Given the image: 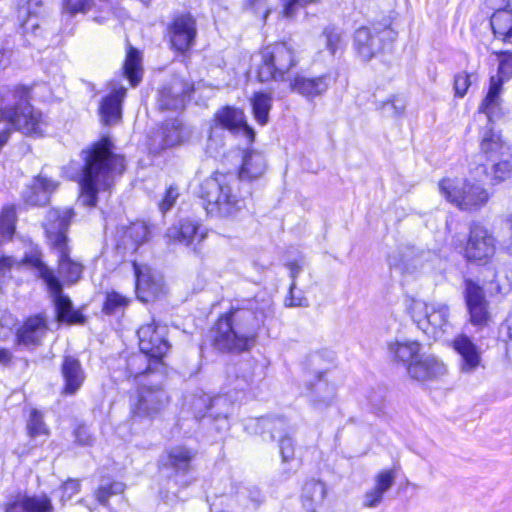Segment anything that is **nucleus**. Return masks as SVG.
Instances as JSON below:
<instances>
[{"label":"nucleus","mask_w":512,"mask_h":512,"mask_svg":"<svg viewBox=\"0 0 512 512\" xmlns=\"http://www.w3.org/2000/svg\"><path fill=\"white\" fill-rule=\"evenodd\" d=\"M263 321L264 313L256 300L232 306L230 312L220 317L215 325L214 344L220 350H248L254 344Z\"/></svg>","instance_id":"1"},{"label":"nucleus","mask_w":512,"mask_h":512,"mask_svg":"<svg viewBox=\"0 0 512 512\" xmlns=\"http://www.w3.org/2000/svg\"><path fill=\"white\" fill-rule=\"evenodd\" d=\"M82 154L85 165L79 183V201L84 206L92 207L96 205L97 193L109 189L114 177L124 171V158L112 152V143L108 138L95 143Z\"/></svg>","instance_id":"2"},{"label":"nucleus","mask_w":512,"mask_h":512,"mask_svg":"<svg viewBox=\"0 0 512 512\" xmlns=\"http://www.w3.org/2000/svg\"><path fill=\"white\" fill-rule=\"evenodd\" d=\"M11 127L25 135L41 136L47 122L42 113L29 103V91L24 87L8 89L2 94L0 106V148L11 134Z\"/></svg>","instance_id":"3"},{"label":"nucleus","mask_w":512,"mask_h":512,"mask_svg":"<svg viewBox=\"0 0 512 512\" xmlns=\"http://www.w3.org/2000/svg\"><path fill=\"white\" fill-rule=\"evenodd\" d=\"M199 194L211 216L231 218L246 208L245 199L239 193L238 180L232 174L214 173L201 183Z\"/></svg>","instance_id":"4"},{"label":"nucleus","mask_w":512,"mask_h":512,"mask_svg":"<svg viewBox=\"0 0 512 512\" xmlns=\"http://www.w3.org/2000/svg\"><path fill=\"white\" fill-rule=\"evenodd\" d=\"M73 216L69 208L51 209L43 223L47 239L58 253L60 274L70 283L76 282L82 274V265L72 261L68 255L66 231Z\"/></svg>","instance_id":"5"},{"label":"nucleus","mask_w":512,"mask_h":512,"mask_svg":"<svg viewBox=\"0 0 512 512\" xmlns=\"http://www.w3.org/2000/svg\"><path fill=\"white\" fill-rule=\"evenodd\" d=\"M438 188L449 203L462 211H478L490 199L488 190L482 184L468 178L445 177L439 181Z\"/></svg>","instance_id":"6"},{"label":"nucleus","mask_w":512,"mask_h":512,"mask_svg":"<svg viewBox=\"0 0 512 512\" xmlns=\"http://www.w3.org/2000/svg\"><path fill=\"white\" fill-rule=\"evenodd\" d=\"M257 57V77L261 82L282 80L297 63L294 50L287 43L269 45Z\"/></svg>","instance_id":"7"},{"label":"nucleus","mask_w":512,"mask_h":512,"mask_svg":"<svg viewBox=\"0 0 512 512\" xmlns=\"http://www.w3.org/2000/svg\"><path fill=\"white\" fill-rule=\"evenodd\" d=\"M412 318L425 334L435 339L451 327L450 309L443 302L415 301L412 305Z\"/></svg>","instance_id":"8"},{"label":"nucleus","mask_w":512,"mask_h":512,"mask_svg":"<svg viewBox=\"0 0 512 512\" xmlns=\"http://www.w3.org/2000/svg\"><path fill=\"white\" fill-rule=\"evenodd\" d=\"M168 400V395L158 382L153 386L141 383L130 404L131 417L133 420L152 419L164 409Z\"/></svg>","instance_id":"9"},{"label":"nucleus","mask_w":512,"mask_h":512,"mask_svg":"<svg viewBox=\"0 0 512 512\" xmlns=\"http://www.w3.org/2000/svg\"><path fill=\"white\" fill-rule=\"evenodd\" d=\"M496 252V238L487 227L474 224L470 228L467 243L464 248V257L477 264L488 263Z\"/></svg>","instance_id":"10"},{"label":"nucleus","mask_w":512,"mask_h":512,"mask_svg":"<svg viewBox=\"0 0 512 512\" xmlns=\"http://www.w3.org/2000/svg\"><path fill=\"white\" fill-rule=\"evenodd\" d=\"M140 351L148 353L154 359H162L170 345L166 339L167 327L154 320L142 325L137 331Z\"/></svg>","instance_id":"11"},{"label":"nucleus","mask_w":512,"mask_h":512,"mask_svg":"<svg viewBox=\"0 0 512 512\" xmlns=\"http://www.w3.org/2000/svg\"><path fill=\"white\" fill-rule=\"evenodd\" d=\"M499 57V75L490 78V86L488 93L482 101L479 112L484 113L486 116H491L496 113L500 105V92L503 85V78L512 77V53L500 52Z\"/></svg>","instance_id":"12"},{"label":"nucleus","mask_w":512,"mask_h":512,"mask_svg":"<svg viewBox=\"0 0 512 512\" xmlns=\"http://www.w3.org/2000/svg\"><path fill=\"white\" fill-rule=\"evenodd\" d=\"M465 300L469 322L479 329L487 327L492 316L483 289L471 280L466 281Z\"/></svg>","instance_id":"13"},{"label":"nucleus","mask_w":512,"mask_h":512,"mask_svg":"<svg viewBox=\"0 0 512 512\" xmlns=\"http://www.w3.org/2000/svg\"><path fill=\"white\" fill-rule=\"evenodd\" d=\"M196 34V22L190 14L176 17L169 28L172 48L182 53L189 50L193 45Z\"/></svg>","instance_id":"14"},{"label":"nucleus","mask_w":512,"mask_h":512,"mask_svg":"<svg viewBox=\"0 0 512 512\" xmlns=\"http://www.w3.org/2000/svg\"><path fill=\"white\" fill-rule=\"evenodd\" d=\"M133 269L136 276V293L141 301L148 302L162 292L163 281L158 273L149 266L140 265L135 261Z\"/></svg>","instance_id":"15"},{"label":"nucleus","mask_w":512,"mask_h":512,"mask_svg":"<svg viewBox=\"0 0 512 512\" xmlns=\"http://www.w3.org/2000/svg\"><path fill=\"white\" fill-rule=\"evenodd\" d=\"M207 229L195 219H182L167 229L165 234L169 242H177L186 246L204 240Z\"/></svg>","instance_id":"16"},{"label":"nucleus","mask_w":512,"mask_h":512,"mask_svg":"<svg viewBox=\"0 0 512 512\" xmlns=\"http://www.w3.org/2000/svg\"><path fill=\"white\" fill-rule=\"evenodd\" d=\"M127 377L137 379L140 376H152L161 380L164 374L162 359H154L148 353L140 351L131 355L126 362Z\"/></svg>","instance_id":"17"},{"label":"nucleus","mask_w":512,"mask_h":512,"mask_svg":"<svg viewBox=\"0 0 512 512\" xmlns=\"http://www.w3.org/2000/svg\"><path fill=\"white\" fill-rule=\"evenodd\" d=\"M407 372L412 379L425 382L445 375L447 368L435 355H421L415 362L409 363Z\"/></svg>","instance_id":"18"},{"label":"nucleus","mask_w":512,"mask_h":512,"mask_svg":"<svg viewBox=\"0 0 512 512\" xmlns=\"http://www.w3.org/2000/svg\"><path fill=\"white\" fill-rule=\"evenodd\" d=\"M494 115L495 113L491 117ZM488 122L487 127L480 134V152L488 161H492L510 152L512 146L503 139L499 131L492 127V118L488 119Z\"/></svg>","instance_id":"19"},{"label":"nucleus","mask_w":512,"mask_h":512,"mask_svg":"<svg viewBox=\"0 0 512 512\" xmlns=\"http://www.w3.org/2000/svg\"><path fill=\"white\" fill-rule=\"evenodd\" d=\"M187 135V129L179 120L173 119L167 121L151 137V149L156 152L168 147L179 145L184 141Z\"/></svg>","instance_id":"20"},{"label":"nucleus","mask_w":512,"mask_h":512,"mask_svg":"<svg viewBox=\"0 0 512 512\" xmlns=\"http://www.w3.org/2000/svg\"><path fill=\"white\" fill-rule=\"evenodd\" d=\"M453 348L461 357V372L473 373L481 365V351L467 335L456 336L453 340Z\"/></svg>","instance_id":"21"},{"label":"nucleus","mask_w":512,"mask_h":512,"mask_svg":"<svg viewBox=\"0 0 512 512\" xmlns=\"http://www.w3.org/2000/svg\"><path fill=\"white\" fill-rule=\"evenodd\" d=\"M332 81L330 74H323L315 77L297 75L291 80L290 86L294 92L313 99L324 94Z\"/></svg>","instance_id":"22"},{"label":"nucleus","mask_w":512,"mask_h":512,"mask_svg":"<svg viewBox=\"0 0 512 512\" xmlns=\"http://www.w3.org/2000/svg\"><path fill=\"white\" fill-rule=\"evenodd\" d=\"M61 375L64 386L62 393L65 395H74L82 387L86 375L80 361L74 357L67 355L61 364Z\"/></svg>","instance_id":"23"},{"label":"nucleus","mask_w":512,"mask_h":512,"mask_svg":"<svg viewBox=\"0 0 512 512\" xmlns=\"http://www.w3.org/2000/svg\"><path fill=\"white\" fill-rule=\"evenodd\" d=\"M218 122L235 134L242 135L247 143L254 140V131L245 121L242 110L233 107H225L216 115Z\"/></svg>","instance_id":"24"},{"label":"nucleus","mask_w":512,"mask_h":512,"mask_svg":"<svg viewBox=\"0 0 512 512\" xmlns=\"http://www.w3.org/2000/svg\"><path fill=\"white\" fill-rule=\"evenodd\" d=\"M354 47L362 60L369 61L381 52L382 38L378 32L372 31L368 27H361L355 31Z\"/></svg>","instance_id":"25"},{"label":"nucleus","mask_w":512,"mask_h":512,"mask_svg":"<svg viewBox=\"0 0 512 512\" xmlns=\"http://www.w3.org/2000/svg\"><path fill=\"white\" fill-rule=\"evenodd\" d=\"M48 331L47 319L42 315H35L28 318L18 329L17 339L19 344L24 346H37Z\"/></svg>","instance_id":"26"},{"label":"nucleus","mask_w":512,"mask_h":512,"mask_svg":"<svg viewBox=\"0 0 512 512\" xmlns=\"http://www.w3.org/2000/svg\"><path fill=\"white\" fill-rule=\"evenodd\" d=\"M57 183L43 175L35 177L23 193L25 202L29 205H45L50 194L57 188Z\"/></svg>","instance_id":"27"},{"label":"nucleus","mask_w":512,"mask_h":512,"mask_svg":"<svg viewBox=\"0 0 512 512\" xmlns=\"http://www.w3.org/2000/svg\"><path fill=\"white\" fill-rule=\"evenodd\" d=\"M307 397L313 407L322 410L330 406L336 397V388L333 384L327 382L322 375L310 383L307 387Z\"/></svg>","instance_id":"28"},{"label":"nucleus","mask_w":512,"mask_h":512,"mask_svg":"<svg viewBox=\"0 0 512 512\" xmlns=\"http://www.w3.org/2000/svg\"><path fill=\"white\" fill-rule=\"evenodd\" d=\"M42 13V0H28L19 5L17 17L24 33L37 34V30L40 29L38 19Z\"/></svg>","instance_id":"29"},{"label":"nucleus","mask_w":512,"mask_h":512,"mask_svg":"<svg viewBox=\"0 0 512 512\" xmlns=\"http://www.w3.org/2000/svg\"><path fill=\"white\" fill-rule=\"evenodd\" d=\"M126 95V88L120 84L113 86L111 93L105 97L100 106V114L105 124L118 121L121 117V103Z\"/></svg>","instance_id":"30"},{"label":"nucleus","mask_w":512,"mask_h":512,"mask_svg":"<svg viewBox=\"0 0 512 512\" xmlns=\"http://www.w3.org/2000/svg\"><path fill=\"white\" fill-rule=\"evenodd\" d=\"M5 512H54L47 495L23 496L8 504Z\"/></svg>","instance_id":"31"},{"label":"nucleus","mask_w":512,"mask_h":512,"mask_svg":"<svg viewBox=\"0 0 512 512\" xmlns=\"http://www.w3.org/2000/svg\"><path fill=\"white\" fill-rule=\"evenodd\" d=\"M327 496L325 483L311 479L307 481L302 490L301 502L308 512H318Z\"/></svg>","instance_id":"32"},{"label":"nucleus","mask_w":512,"mask_h":512,"mask_svg":"<svg viewBox=\"0 0 512 512\" xmlns=\"http://www.w3.org/2000/svg\"><path fill=\"white\" fill-rule=\"evenodd\" d=\"M185 83L180 79L173 81V85L169 89H164L160 93L158 100L159 108L162 110H179L184 107L186 96L191 92V88L187 86L181 89Z\"/></svg>","instance_id":"33"},{"label":"nucleus","mask_w":512,"mask_h":512,"mask_svg":"<svg viewBox=\"0 0 512 512\" xmlns=\"http://www.w3.org/2000/svg\"><path fill=\"white\" fill-rule=\"evenodd\" d=\"M491 162L490 167H482V173L487 176L491 185H498L512 178V150Z\"/></svg>","instance_id":"34"},{"label":"nucleus","mask_w":512,"mask_h":512,"mask_svg":"<svg viewBox=\"0 0 512 512\" xmlns=\"http://www.w3.org/2000/svg\"><path fill=\"white\" fill-rule=\"evenodd\" d=\"M421 345L414 340H395L388 344V350L394 360L409 366V363L415 362L419 357Z\"/></svg>","instance_id":"35"},{"label":"nucleus","mask_w":512,"mask_h":512,"mask_svg":"<svg viewBox=\"0 0 512 512\" xmlns=\"http://www.w3.org/2000/svg\"><path fill=\"white\" fill-rule=\"evenodd\" d=\"M54 298V304L56 307L57 318L59 321H66L68 323H81L83 321V315L74 310L70 299L62 294V286L59 282L58 291H50Z\"/></svg>","instance_id":"36"},{"label":"nucleus","mask_w":512,"mask_h":512,"mask_svg":"<svg viewBox=\"0 0 512 512\" xmlns=\"http://www.w3.org/2000/svg\"><path fill=\"white\" fill-rule=\"evenodd\" d=\"M150 230L145 222H134L122 229L121 244L126 249H137V247L149 239Z\"/></svg>","instance_id":"37"},{"label":"nucleus","mask_w":512,"mask_h":512,"mask_svg":"<svg viewBox=\"0 0 512 512\" xmlns=\"http://www.w3.org/2000/svg\"><path fill=\"white\" fill-rule=\"evenodd\" d=\"M493 33L505 42L512 43V8H502L494 12L490 20Z\"/></svg>","instance_id":"38"},{"label":"nucleus","mask_w":512,"mask_h":512,"mask_svg":"<svg viewBox=\"0 0 512 512\" xmlns=\"http://www.w3.org/2000/svg\"><path fill=\"white\" fill-rule=\"evenodd\" d=\"M266 169L264 156L257 151H250L243 157V163L239 172L241 179H255L260 177Z\"/></svg>","instance_id":"39"},{"label":"nucleus","mask_w":512,"mask_h":512,"mask_svg":"<svg viewBox=\"0 0 512 512\" xmlns=\"http://www.w3.org/2000/svg\"><path fill=\"white\" fill-rule=\"evenodd\" d=\"M25 264L34 267L40 278L46 283L49 291L59 290V280L56 278L52 270H50L41 260L40 253L38 250L33 249L23 259Z\"/></svg>","instance_id":"40"},{"label":"nucleus","mask_w":512,"mask_h":512,"mask_svg":"<svg viewBox=\"0 0 512 512\" xmlns=\"http://www.w3.org/2000/svg\"><path fill=\"white\" fill-rule=\"evenodd\" d=\"M252 112L255 120L260 125H266L269 121V112L272 107V97L270 94L256 92L250 99Z\"/></svg>","instance_id":"41"},{"label":"nucleus","mask_w":512,"mask_h":512,"mask_svg":"<svg viewBox=\"0 0 512 512\" xmlns=\"http://www.w3.org/2000/svg\"><path fill=\"white\" fill-rule=\"evenodd\" d=\"M141 53L137 49L130 47L127 52L124 74L129 79L132 86L138 85L142 77Z\"/></svg>","instance_id":"42"},{"label":"nucleus","mask_w":512,"mask_h":512,"mask_svg":"<svg viewBox=\"0 0 512 512\" xmlns=\"http://www.w3.org/2000/svg\"><path fill=\"white\" fill-rule=\"evenodd\" d=\"M16 219L15 206H4L0 214V246L12 238Z\"/></svg>","instance_id":"43"},{"label":"nucleus","mask_w":512,"mask_h":512,"mask_svg":"<svg viewBox=\"0 0 512 512\" xmlns=\"http://www.w3.org/2000/svg\"><path fill=\"white\" fill-rule=\"evenodd\" d=\"M193 458L194 453L183 446H175L168 451V464L177 471H188Z\"/></svg>","instance_id":"44"},{"label":"nucleus","mask_w":512,"mask_h":512,"mask_svg":"<svg viewBox=\"0 0 512 512\" xmlns=\"http://www.w3.org/2000/svg\"><path fill=\"white\" fill-rule=\"evenodd\" d=\"M258 424L266 432L271 434V438L279 440L287 435V423L280 417H262L258 420Z\"/></svg>","instance_id":"45"},{"label":"nucleus","mask_w":512,"mask_h":512,"mask_svg":"<svg viewBox=\"0 0 512 512\" xmlns=\"http://www.w3.org/2000/svg\"><path fill=\"white\" fill-rule=\"evenodd\" d=\"M235 380L232 382L235 389L246 390L253 382V375L251 371V365L247 362L240 363L238 366L233 367L230 371Z\"/></svg>","instance_id":"46"},{"label":"nucleus","mask_w":512,"mask_h":512,"mask_svg":"<svg viewBox=\"0 0 512 512\" xmlns=\"http://www.w3.org/2000/svg\"><path fill=\"white\" fill-rule=\"evenodd\" d=\"M398 468L396 466L389 469H382L374 476V485L376 489L383 493L388 492L394 485L397 478Z\"/></svg>","instance_id":"47"},{"label":"nucleus","mask_w":512,"mask_h":512,"mask_svg":"<svg viewBox=\"0 0 512 512\" xmlns=\"http://www.w3.org/2000/svg\"><path fill=\"white\" fill-rule=\"evenodd\" d=\"M128 303L129 299L126 296L116 291L107 292L103 305V312L106 314H114L125 308Z\"/></svg>","instance_id":"48"},{"label":"nucleus","mask_w":512,"mask_h":512,"mask_svg":"<svg viewBox=\"0 0 512 512\" xmlns=\"http://www.w3.org/2000/svg\"><path fill=\"white\" fill-rule=\"evenodd\" d=\"M124 489L125 485L122 482L103 481L96 491V498L101 504L105 505L110 496L121 494Z\"/></svg>","instance_id":"49"},{"label":"nucleus","mask_w":512,"mask_h":512,"mask_svg":"<svg viewBox=\"0 0 512 512\" xmlns=\"http://www.w3.org/2000/svg\"><path fill=\"white\" fill-rule=\"evenodd\" d=\"M499 245L501 250L512 255V213L507 214L502 221Z\"/></svg>","instance_id":"50"},{"label":"nucleus","mask_w":512,"mask_h":512,"mask_svg":"<svg viewBox=\"0 0 512 512\" xmlns=\"http://www.w3.org/2000/svg\"><path fill=\"white\" fill-rule=\"evenodd\" d=\"M94 4L93 0H63L62 12L73 16L77 13L85 14Z\"/></svg>","instance_id":"51"},{"label":"nucleus","mask_w":512,"mask_h":512,"mask_svg":"<svg viewBox=\"0 0 512 512\" xmlns=\"http://www.w3.org/2000/svg\"><path fill=\"white\" fill-rule=\"evenodd\" d=\"M27 428L30 436L32 437L48 434L42 415L36 410L31 412Z\"/></svg>","instance_id":"52"},{"label":"nucleus","mask_w":512,"mask_h":512,"mask_svg":"<svg viewBox=\"0 0 512 512\" xmlns=\"http://www.w3.org/2000/svg\"><path fill=\"white\" fill-rule=\"evenodd\" d=\"M322 37L324 39L326 48L331 55H334L338 50L341 42L339 32L335 28H326L322 33Z\"/></svg>","instance_id":"53"},{"label":"nucleus","mask_w":512,"mask_h":512,"mask_svg":"<svg viewBox=\"0 0 512 512\" xmlns=\"http://www.w3.org/2000/svg\"><path fill=\"white\" fill-rule=\"evenodd\" d=\"M384 495L385 493L376 489L375 487H372L363 495L362 504L365 508H376L382 503Z\"/></svg>","instance_id":"54"},{"label":"nucleus","mask_w":512,"mask_h":512,"mask_svg":"<svg viewBox=\"0 0 512 512\" xmlns=\"http://www.w3.org/2000/svg\"><path fill=\"white\" fill-rule=\"evenodd\" d=\"M178 197V189L174 186H170L165 192L163 199L159 203V209L161 210V212L166 213L167 211H169L175 205Z\"/></svg>","instance_id":"55"},{"label":"nucleus","mask_w":512,"mask_h":512,"mask_svg":"<svg viewBox=\"0 0 512 512\" xmlns=\"http://www.w3.org/2000/svg\"><path fill=\"white\" fill-rule=\"evenodd\" d=\"M80 490L79 480L69 479L60 488L61 501L65 503L76 495Z\"/></svg>","instance_id":"56"},{"label":"nucleus","mask_w":512,"mask_h":512,"mask_svg":"<svg viewBox=\"0 0 512 512\" xmlns=\"http://www.w3.org/2000/svg\"><path fill=\"white\" fill-rule=\"evenodd\" d=\"M296 288V283L294 281L290 285L289 295L285 299V305L287 307H307L308 300L301 293L299 295H295L294 290Z\"/></svg>","instance_id":"57"},{"label":"nucleus","mask_w":512,"mask_h":512,"mask_svg":"<svg viewBox=\"0 0 512 512\" xmlns=\"http://www.w3.org/2000/svg\"><path fill=\"white\" fill-rule=\"evenodd\" d=\"M471 85L470 76L467 73H460L455 76L454 89L455 94L459 97H463L469 86Z\"/></svg>","instance_id":"58"},{"label":"nucleus","mask_w":512,"mask_h":512,"mask_svg":"<svg viewBox=\"0 0 512 512\" xmlns=\"http://www.w3.org/2000/svg\"><path fill=\"white\" fill-rule=\"evenodd\" d=\"M278 441H279L280 453H281L283 461H287L290 458H292L293 454H294V449H293V444H292V440L290 439V437H288V436L282 437Z\"/></svg>","instance_id":"59"},{"label":"nucleus","mask_w":512,"mask_h":512,"mask_svg":"<svg viewBox=\"0 0 512 512\" xmlns=\"http://www.w3.org/2000/svg\"><path fill=\"white\" fill-rule=\"evenodd\" d=\"M316 0H283L284 2V15L291 18L295 15L296 8L298 5H306L313 3Z\"/></svg>","instance_id":"60"},{"label":"nucleus","mask_w":512,"mask_h":512,"mask_svg":"<svg viewBox=\"0 0 512 512\" xmlns=\"http://www.w3.org/2000/svg\"><path fill=\"white\" fill-rule=\"evenodd\" d=\"M500 334L508 341H512V314H510L501 325Z\"/></svg>","instance_id":"61"},{"label":"nucleus","mask_w":512,"mask_h":512,"mask_svg":"<svg viewBox=\"0 0 512 512\" xmlns=\"http://www.w3.org/2000/svg\"><path fill=\"white\" fill-rule=\"evenodd\" d=\"M76 441L82 445H89L91 443V438L87 434V431L83 427H79L75 432Z\"/></svg>","instance_id":"62"},{"label":"nucleus","mask_w":512,"mask_h":512,"mask_svg":"<svg viewBox=\"0 0 512 512\" xmlns=\"http://www.w3.org/2000/svg\"><path fill=\"white\" fill-rule=\"evenodd\" d=\"M14 264V260L10 257L0 258V278L4 277Z\"/></svg>","instance_id":"63"},{"label":"nucleus","mask_w":512,"mask_h":512,"mask_svg":"<svg viewBox=\"0 0 512 512\" xmlns=\"http://www.w3.org/2000/svg\"><path fill=\"white\" fill-rule=\"evenodd\" d=\"M288 268L290 270V277L292 278V282L296 283V278L299 273L302 271V264L298 262H291L288 264Z\"/></svg>","instance_id":"64"}]
</instances>
